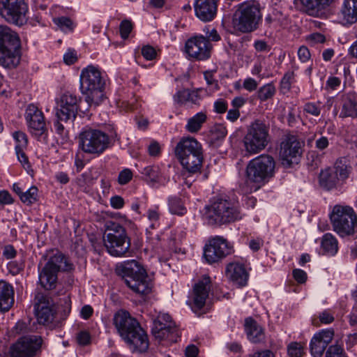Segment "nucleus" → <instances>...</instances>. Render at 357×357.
<instances>
[{
  "mask_svg": "<svg viewBox=\"0 0 357 357\" xmlns=\"http://www.w3.org/2000/svg\"><path fill=\"white\" fill-rule=\"evenodd\" d=\"M114 324L121 337L132 347L140 352L149 347L147 335L139 322L125 310L118 311L114 317Z\"/></svg>",
  "mask_w": 357,
  "mask_h": 357,
  "instance_id": "1",
  "label": "nucleus"
},
{
  "mask_svg": "<svg viewBox=\"0 0 357 357\" xmlns=\"http://www.w3.org/2000/svg\"><path fill=\"white\" fill-rule=\"evenodd\" d=\"M204 218L211 225H221L241 220L243 213L238 202L226 197H213L204 206Z\"/></svg>",
  "mask_w": 357,
  "mask_h": 357,
  "instance_id": "2",
  "label": "nucleus"
},
{
  "mask_svg": "<svg viewBox=\"0 0 357 357\" xmlns=\"http://www.w3.org/2000/svg\"><path fill=\"white\" fill-rule=\"evenodd\" d=\"M125 284L135 293L140 296L149 294L153 288V282L146 270L135 260L126 261L116 268Z\"/></svg>",
  "mask_w": 357,
  "mask_h": 357,
  "instance_id": "3",
  "label": "nucleus"
},
{
  "mask_svg": "<svg viewBox=\"0 0 357 357\" xmlns=\"http://www.w3.org/2000/svg\"><path fill=\"white\" fill-rule=\"evenodd\" d=\"M174 153L187 172L195 174L200 172L204 160L203 149L195 138H181L174 148Z\"/></svg>",
  "mask_w": 357,
  "mask_h": 357,
  "instance_id": "4",
  "label": "nucleus"
},
{
  "mask_svg": "<svg viewBox=\"0 0 357 357\" xmlns=\"http://www.w3.org/2000/svg\"><path fill=\"white\" fill-rule=\"evenodd\" d=\"M105 82L100 70L88 66L80 74V90L89 107H97L105 98Z\"/></svg>",
  "mask_w": 357,
  "mask_h": 357,
  "instance_id": "5",
  "label": "nucleus"
},
{
  "mask_svg": "<svg viewBox=\"0 0 357 357\" xmlns=\"http://www.w3.org/2000/svg\"><path fill=\"white\" fill-rule=\"evenodd\" d=\"M275 170V162L270 155L262 154L251 160L245 171L246 183L253 184L250 190L254 188L255 191L268 182L273 177Z\"/></svg>",
  "mask_w": 357,
  "mask_h": 357,
  "instance_id": "6",
  "label": "nucleus"
},
{
  "mask_svg": "<svg viewBox=\"0 0 357 357\" xmlns=\"http://www.w3.org/2000/svg\"><path fill=\"white\" fill-rule=\"evenodd\" d=\"M105 228L103 241L108 253L113 257H127L130 251V239L126 229L120 223L114 221L107 222Z\"/></svg>",
  "mask_w": 357,
  "mask_h": 357,
  "instance_id": "7",
  "label": "nucleus"
},
{
  "mask_svg": "<svg viewBox=\"0 0 357 357\" xmlns=\"http://www.w3.org/2000/svg\"><path fill=\"white\" fill-rule=\"evenodd\" d=\"M333 230L340 237L353 236L357 232V214L347 205L336 204L329 213Z\"/></svg>",
  "mask_w": 357,
  "mask_h": 357,
  "instance_id": "8",
  "label": "nucleus"
},
{
  "mask_svg": "<svg viewBox=\"0 0 357 357\" xmlns=\"http://www.w3.org/2000/svg\"><path fill=\"white\" fill-rule=\"evenodd\" d=\"M78 144L84 153L98 157L112 146V140L106 132L85 127L79 133Z\"/></svg>",
  "mask_w": 357,
  "mask_h": 357,
  "instance_id": "9",
  "label": "nucleus"
},
{
  "mask_svg": "<svg viewBox=\"0 0 357 357\" xmlns=\"http://www.w3.org/2000/svg\"><path fill=\"white\" fill-rule=\"evenodd\" d=\"M261 17L260 4L258 2L245 1L238 5L232 23L236 30L248 33L257 29Z\"/></svg>",
  "mask_w": 357,
  "mask_h": 357,
  "instance_id": "10",
  "label": "nucleus"
},
{
  "mask_svg": "<svg viewBox=\"0 0 357 357\" xmlns=\"http://www.w3.org/2000/svg\"><path fill=\"white\" fill-rule=\"evenodd\" d=\"M73 269V264L61 252H56L51 257L44 267L39 271V282L45 289H52L56 287L58 273Z\"/></svg>",
  "mask_w": 357,
  "mask_h": 357,
  "instance_id": "11",
  "label": "nucleus"
},
{
  "mask_svg": "<svg viewBox=\"0 0 357 357\" xmlns=\"http://www.w3.org/2000/svg\"><path fill=\"white\" fill-rule=\"evenodd\" d=\"M269 142V126L259 120L250 124L243 138L245 150L250 154L261 152L265 149Z\"/></svg>",
  "mask_w": 357,
  "mask_h": 357,
  "instance_id": "12",
  "label": "nucleus"
},
{
  "mask_svg": "<svg viewBox=\"0 0 357 357\" xmlns=\"http://www.w3.org/2000/svg\"><path fill=\"white\" fill-rule=\"evenodd\" d=\"M303 142L294 135H286L282 139L280 146L279 156L281 165L285 167H291L298 164L302 155Z\"/></svg>",
  "mask_w": 357,
  "mask_h": 357,
  "instance_id": "13",
  "label": "nucleus"
},
{
  "mask_svg": "<svg viewBox=\"0 0 357 357\" xmlns=\"http://www.w3.org/2000/svg\"><path fill=\"white\" fill-rule=\"evenodd\" d=\"M28 6L24 0H0V15L17 26L26 23Z\"/></svg>",
  "mask_w": 357,
  "mask_h": 357,
  "instance_id": "14",
  "label": "nucleus"
},
{
  "mask_svg": "<svg viewBox=\"0 0 357 357\" xmlns=\"http://www.w3.org/2000/svg\"><path fill=\"white\" fill-rule=\"evenodd\" d=\"M233 252V246L222 236H215L205 245L204 257L208 264L218 262Z\"/></svg>",
  "mask_w": 357,
  "mask_h": 357,
  "instance_id": "15",
  "label": "nucleus"
},
{
  "mask_svg": "<svg viewBox=\"0 0 357 357\" xmlns=\"http://www.w3.org/2000/svg\"><path fill=\"white\" fill-rule=\"evenodd\" d=\"M152 334L159 341L167 340L170 342L176 341L177 330L175 324L172 321L169 314L160 313L153 321Z\"/></svg>",
  "mask_w": 357,
  "mask_h": 357,
  "instance_id": "16",
  "label": "nucleus"
},
{
  "mask_svg": "<svg viewBox=\"0 0 357 357\" xmlns=\"http://www.w3.org/2000/svg\"><path fill=\"white\" fill-rule=\"evenodd\" d=\"M212 45L206 37L197 35L190 38L185 44V51L188 56L197 61H204L211 56Z\"/></svg>",
  "mask_w": 357,
  "mask_h": 357,
  "instance_id": "17",
  "label": "nucleus"
},
{
  "mask_svg": "<svg viewBox=\"0 0 357 357\" xmlns=\"http://www.w3.org/2000/svg\"><path fill=\"white\" fill-rule=\"evenodd\" d=\"M42 342L40 336H24L11 347L10 357H33L40 348Z\"/></svg>",
  "mask_w": 357,
  "mask_h": 357,
  "instance_id": "18",
  "label": "nucleus"
},
{
  "mask_svg": "<svg viewBox=\"0 0 357 357\" xmlns=\"http://www.w3.org/2000/svg\"><path fill=\"white\" fill-rule=\"evenodd\" d=\"M79 99L73 93H64L58 102L56 116L61 121H73L77 116Z\"/></svg>",
  "mask_w": 357,
  "mask_h": 357,
  "instance_id": "19",
  "label": "nucleus"
},
{
  "mask_svg": "<svg viewBox=\"0 0 357 357\" xmlns=\"http://www.w3.org/2000/svg\"><path fill=\"white\" fill-rule=\"evenodd\" d=\"M30 132L38 138L46 135L47 127L43 112L34 105H29L25 112Z\"/></svg>",
  "mask_w": 357,
  "mask_h": 357,
  "instance_id": "20",
  "label": "nucleus"
},
{
  "mask_svg": "<svg viewBox=\"0 0 357 357\" xmlns=\"http://www.w3.org/2000/svg\"><path fill=\"white\" fill-rule=\"evenodd\" d=\"M35 301L34 310L38 323L43 325L51 324L54 318L52 301L40 293L37 294Z\"/></svg>",
  "mask_w": 357,
  "mask_h": 357,
  "instance_id": "21",
  "label": "nucleus"
},
{
  "mask_svg": "<svg viewBox=\"0 0 357 357\" xmlns=\"http://www.w3.org/2000/svg\"><path fill=\"white\" fill-rule=\"evenodd\" d=\"M334 336L332 329L321 330L315 333L312 337L310 347L313 357H321L328 345L331 343Z\"/></svg>",
  "mask_w": 357,
  "mask_h": 357,
  "instance_id": "22",
  "label": "nucleus"
},
{
  "mask_svg": "<svg viewBox=\"0 0 357 357\" xmlns=\"http://www.w3.org/2000/svg\"><path fill=\"white\" fill-rule=\"evenodd\" d=\"M227 278L238 287H244L248 284L249 273L244 264L232 261L229 263L225 269Z\"/></svg>",
  "mask_w": 357,
  "mask_h": 357,
  "instance_id": "23",
  "label": "nucleus"
},
{
  "mask_svg": "<svg viewBox=\"0 0 357 357\" xmlns=\"http://www.w3.org/2000/svg\"><path fill=\"white\" fill-rule=\"evenodd\" d=\"M210 278L204 276L203 279L195 284L192 293V310H201L205 305L210 290Z\"/></svg>",
  "mask_w": 357,
  "mask_h": 357,
  "instance_id": "24",
  "label": "nucleus"
},
{
  "mask_svg": "<svg viewBox=\"0 0 357 357\" xmlns=\"http://www.w3.org/2000/svg\"><path fill=\"white\" fill-rule=\"evenodd\" d=\"M218 0H195L194 7L196 16L203 22L211 21L217 13Z\"/></svg>",
  "mask_w": 357,
  "mask_h": 357,
  "instance_id": "25",
  "label": "nucleus"
},
{
  "mask_svg": "<svg viewBox=\"0 0 357 357\" xmlns=\"http://www.w3.org/2000/svg\"><path fill=\"white\" fill-rule=\"evenodd\" d=\"M160 215L161 213L158 206L149 208L144 215L150 222L149 227L146 228L147 238L153 244L154 246L158 245L160 238L158 234H153L152 231L160 227Z\"/></svg>",
  "mask_w": 357,
  "mask_h": 357,
  "instance_id": "26",
  "label": "nucleus"
},
{
  "mask_svg": "<svg viewBox=\"0 0 357 357\" xmlns=\"http://www.w3.org/2000/svg\"><path fill=\"white\" fill-rule=\"evenodd\" d=\"M20 45L0 48V65L4 68H15L20 60Z\"/></svg>",
  "mask_w": 357,
  "mask_h": 357,
  "instance_id": "27",
  "label": "nucleus"
},
{
  "mask_svg": "<svg viewBox=\"0 0 357 357\" xmlns=\"http://www.w3.org/2000/svg\"><path fill=\"white\" fill-rule=\"evenodd\" d=\"M244 330L247 338L252 343H259L265 340L263 327L252 317L245 319Z\"/></svg>",
  "mask_w": 357,
  "mask_h": 357,
  "instance_id": "28",
  "label": "nucleus"
},
{
  "mask_svg": "<svg viewBox=\"0 0 357 357\" xmlns=\"http://www.w3.org/2000/svg\"><path fill=\"white\" fill-rule=\"evenodd\" d=\"M334 0H300L307 14L319 17Z\"/></svg>",
  "mask_w": 357,
  "mask_h": 357,
  "instance_id": "29",
  "label": "nucleus"
},
{
  "mask_svg": "<svg viewBox=\"0 0 357 357\" xmlns=\"http://www.w3.org/2000/svg\"><path fill=\"white\" fill-rule=\"evenodd\" d=\"M14 303V290L11 284L0 280V310L7 312Z\"/></svg>",
  "mask_w": 357,
  "mask_h": 357,
  "instance_id": "30",
  "label": "nucleus"
},
{
  "mask_svg": "<svg viewBox=\"0 0 357 357\" xmlns=\"http://www.w3.org/2000/svg\"><path fill=\"white\" fill-rule=\"evenodd\" d=\"M341 16L344 24L357 22V0H345L341 9Z\"/></svg>",
  "mask_w": 357,
  "mask_h": 357,
  "instance_id": "31",
  "label": "nucleus"
},
{
  "mask_svg": "<svg viewBox=\"0 0 357 357\" xmlns=\"http://www.w3.org/2000/svg\"><path fill=\"white\" fill-rule=\"evenodd\" d=\"M174 100L176 102L181 105H185L188 103L198 105L201 100V96L198 89L192 91L189 89H183L178 91L174 96Z\"/></svg>",
  "mask_w": 357,
  "mask_h": 357,
  "instance_id": "32",
  "label": "nucleus"
},
{
  "mask_svg": "<svg viewBox=\"0 0 357 357\" xmlns=\"http://www.w3.org/2000/svg\"><path fill=\"white\" fill-rule=\"evenodd\" d=\"M13 45H20L18 35L8 26L0 25V48Z\"/></svg>",
  "mask_w": 357,
  "mask_h": 357,
  "instance_id": "33",
  "label": "nucleus"
},
{
  "mask_svg": "<svg viewBox=\"0 0 357 357\" xmlns=\"http://www.w3.org/2000/svg\"><path fill=\"white\" fill-rule=\"evenodd\" d=\"M340 117H357V100L354 96H347L343 98Z\"/></svg>",
  "mask_w": 357,
  "mask_h": 357,
  "instance_id": "34",
  "label": "nucleus"
},
{
  "mask_svg": "<svg viewBox=\"0 0 357 357\" xmlns=\"http://www.w3.org/2000/svg\"><path fill=\"white\" fill-rule=\"evenodd\" d=\"M141 174L144 179L149 184L154 185L156 183H164L165 180L160 174V168L157 166H148L144 167Z\"/></svg>",
  "mask_w": 357,
  "mask_h": 357,
  "instance_id": "35",
  "label": "nucleus"
},
{
  "mask_svg": "<svg viewBox=\"0 0 357 357\" xmlns=\"http://www.w3.org/2000/svg\"><path fill=\"white\" fill-rule=\"evenodd\" d=\"M338 181V176L335 174V172H334L332 168H328L322 170L320 173V185L327 190L333 188L337 183Z\"/></svg>",
  "mask_w": 357,
  "mask_h": 357,
  "instance_id": "36",
  "label": "nucleus"
},
{
  "mask_svg": "<svg viewBox=\"0 0 357 357\" xmlns=\"http://www.w3.org/2000/svg\"><path fill=\"white\" fill-rule=\"evenodd\" d=\"M321 248L329 255H334L338 250V243L336 238L331 234H325L322 237Z\"/></svg>",
  "mask_w": 357,
  "mask_h": 357,
  "instance_id": "37",
  "label": "nucleus"
},
{
  "mask_svg": "<svg viewBox=\"0 0 357 357\" xmlns=\"http://www.w3.org/2000/svg\"><path fill=\"white\" fill-rule=\"evenodd\" d=\"M206 120V114L203 112H199L188 119L185 125V129L191 133L197 132L201 129Z\"/></svg>",
  "mask_w": 357,
  "mask_h": 357,
  "instance_id": "38",
  "label": "nucleus"
},
{
  "mask_svg": "<svg viewBox=\"0 0 357 357\" xmlns=\"http://www.w3.org/2000/svg\"><path fill=\"white\" fill-rule=\"evenodd\" d=\"M296 74L294 71H287L284 73L280 82V90L285 94L291 91V86L296 83Z\"/></svg>",
  "mask_w": 357,
  "mask_h": 357,
  "instance_id": "39",
  "label": "nucleus"
},
{
  "mask_svg": "<svg viewBox=\"0 0 357 357\" xmlns=\"http://www.w3.org/2000/svg\"><path fill=\"white\" fill-rule=\"evenodd\" d=\"M276 89L272 83H268L261 86L257 92L258 99L261 102L271 99L275 94Z\"/></svg>",
  "mask_w": 357,
  "mask_h": 357,
  "instance_id": "40",
  "label": "nucleus"
},
{
  "mask_svg": "<svg viewBox=\"0 0 357 357\" xmlns=\"http://www.w3.org/2000/svg\"><path fill=\"white\" fill-rule=\"evenodd\" d=\"M332 169L335 172V174L338 176L339 180L347 178L350 172L349 167H348L342 159L337 160Z\"/></svg>",
  "mask_w": 357,
  "mask_h": 357,
  "instance_id": "41",
  "label": "nucleus"
},
{
  "mask_svg": "<svg viewBox=\"0 0 357 357\" xmlns=\"http://www.w3.org/2000/svg\"><path fill=\"white\" fill-rule=\"evenodd\" d=\"M169 208L170 212L173 214L181 215L186 213V208L181 200L176 197L169 199Z\"/></svg>",
  "mask_w": 357,
  "mask_h": 357,
  "instance_id": "42",
  "label": "nucleus"
},
{
  "mask_svg": "<svg viewBox=\"0 0 357 357\" xmlns=\"http://www.w3.org/2000/svg\"><path fill=\"white\" fill-rule=\"evenodd\" d=\"M38 189L35 186H31L21 195V201L27 205L32 204L37 200Z\"/></svg>",
  "mask_w": 357,
  "mask_h": 357,
  "instance_id": "43",
  "label": "nucleus"
},
{
  "mask_svg": "<svg viewBox=\"0 0 357 357\" xmlns=\"http://www.w3.org/2000/svg\"><path fill=\"white\" fill-rule=\"evenodd\" d=\"M13 137L15 141V150L25 149L28 145L26 135L22 131H15L13 133Z\"/></svg>",
  "mask_w": 357,
  "mask_h": 357,
  "instance_id": "44",
  "label": "nucleus"
},
{
  "mask_svg": "<svg viewBox=\"0 0 357 357\" xmlns=\"http://www.w3.org/2000/svg\"><path fill=\"white\" fill-rule=\"evenodd\" d=\"M54 24L63 32L73 31L74 25L71 20L66 17H61L53 20Z\"/></svg>",
  "mask_w": 357,
  "mask_h": 357,
  "instance_id": "45",
  "label": "nucleus"
},
{
  "mask_svg": "<svg viewBox=\"0 0 357 357\" xmlns=\"http://www.w3.org/2000/svg\"><path fill=\"white\" fill-rule=\"evenodd\" d=\"M117 104L119 107L126 112L134 110L140 105L134 95H132V96L128 100H119Z\"/></svg>",
  "mask_w": 357,
  "mask_h": 357,
  "instance_id": "46",
  "label": "nucleus"
},
{
  "mask_svg": "<svg viewBox=\"0 0 357 357\" xmlns=\"http://www.w3.org/2000/svg\"><path fill=\"white\" fill-rule=\"evenodd\" d=\"M303 349L301 342H292L287 346V354L289 357H301L304 353Z\"/></svg>",
  "mask_w": 357,
  "mask_h": 357,
  "instance_id": "47",
  "label": "nucleus"
},
{
  "mask_svg": "<svg viewBox=\"0 0 357 357\" xmlns=\"http://www.w3.org/2000/svg\"><path fill=\"white\" fill-rule=\"evenodd\" d=\"M227 134L225 126L222 124L215 125L211 130V139L213 141H218L224 139Z\"/></svg>",
  "mask_w": 357,
  "mask_h": 357,
  "instance_id": "48",
  "label": "nucleus"
},
{
  "mask_svg": "<svg viewBox=\"0 0 357 357\" xmlns=\"http://www.w3.org/2000/svg\"><path fill=\"white\" fill-rule=\"evenodd\" d=\"M274 26H284L288 24V17L281 10H274L273 11Z\"/></svg>",
  "mask_w": 357,
  "mask_h": 357,
  "instance_id": "49",
  "label": "nucleus"
},
{
  "mask_svg": "<svg viewBox=\"0 0 357 357\" xmlns=\"http://www.w3.org/2000/svg\"><path fill=\"white\" fill-rule=\"evenodd\" d=\"M305 113L314 116H319L321 114V107L316 102H307L303 107Z\"/></svg>",
  "mask_w": 357,
  "mask_h": 357,
  "instance_id": "50",
  "label": "nucleus"
},
{
  "mask_svg": "<svg viewBox=\"0 0 357 357\" xmlns=\"http://www.w3.org/2000/svg\"><path fill=\"white\" fill-rule=\"evenodd\" d=\"M326 357H346V355L340 345L335 344L329 347Z\"/></svg>",
  "mask_w": 357,
  "mask_h": 357,
  "instance_id": "51",
  "label": "nucleus"
},
{
  "mask_svg": "<svg viewBox=\"0 0 357 357\" xmlns=\"http://www.w3.org/2000/svg\"><path fill=\"white\" fill-rule=\"evenodd\" d=\"M119 29L121 38L126 39L132 29V24L130 21L125 20L121 22Z\"/></svg>",
  "mask_w": 357,
  "mask_h": 357,
  "instance_id": "52",
  "label": "nucleus"
},
{
  "mask_svg": "<svg viewBox=\"0 0 357 357\" xmlns=\"http://www.w3.org/2000/svg\"><path fill=\"white\" fill-rule=\"evenodd\" d=\"M141 52L144 58L148 61L153 60L157 56L156 50L151 45L143 46Z\"/></svg>",
  "mask_w": 357,
  "mask_h": 357,
  "instance_id": "53",
  "label": "nucleus"
},
{
  "mask_svg": "<svg viewBox=\"0 0 357 357\" xmlns=\"http://www.w3.org/2000/svg\"><path fill=\"white\" fill-rule=\"evenodd\" d=\"M132 178V173L129 169L122 170L118 177V182L121 185L127 184Z\"/></svg>",
  "mask_w": 357,
  "mask_h": 357,
  "instance_id": "54",
  "label": "nucleus"
},
{
  "mask_svg": "<svg viewBox=\"0 0 357 357\" xmlns=\"http://www.w3.org/2000/svg\"><path fill=\"white\" fill-rule=\"evenodd\" d=\"M298 117L297 109L296 106L291 105L288 108L287 112V122L290 126L294 125L296 122L297 118Z\"/></svg>",
  "mask_w": 357,
  "mask_h": 357,
  "instance_id": "55",
  "label": "nucleus"
},
{
  "mask_svg": "<svg viewBox=\"0 0 357 357\" xmlns=\"http://www.w3.org/2000/svg\"><path fill=\"white\" fill-rule=\"evenodd\" d=\"M8 268L13 275H17L23 270L24 264L17 261H12L8 264Z\"/></svg>",
  "mask_w": 357,
  "mask_h": 357,
  "instance_id": "56",
  "label": "nucleus"
},
{
  "mask_svg": "<svg viewBox=\"0 0 357 357\" xmlns=\"http://www.w3.org/2000/svg\"><path fill=\"white\" fill-rule=\"evenodd\" d=\"M257 82L252 77H248L245 79L243 83V89L250 92L255 91L257 88Z\"/></svg>",
  "mask_w": 357,
  "mask_h": 357,
  "instance_id": "57",
  "label": "nucleus"
},
{
  "mask_svg": "<svg viewBox=\"0 0 357 357\" xmlns=\"http://www.w3.org/2000/svg\"><path fill=\"white\" fill-rule=\"evenodd\" d=\"M77 59V52L73 50H68L63 55V61L67 65L74 63Z\"/></svg>",
  "mask_w": 357,
  "mask_h": 357,
  "instance_id": "58",
  "label": "nucleus"
},
{
  "mask_svg": "<svg viewBox=\"0 0 357 357\" xmlns=\"http://www.w3.org/2000/svg\"><path fill=\"white\" fill-rule=\"evenodd\" d=\"M14 202L11 195L7 190L0 191V204L8 205Z\"/></svg>",
  "mask_w": 357,
  "mask_h": 357,
  "instance_id": "59",
  "label": "nucleus"
},
{
  "mask_svg": "<svg viewBox=\"0 0 357 357\" xmlns=\"http://www.w3.org/2000/svg\"><path fill=\"white\" fill-rule=\"evenodd\" d=\"M320 321L324 324H329L334 321V316L328 310H324L319 315Z\"/></svg>",
  "mask_w": 357,
  "mask_h": 357,
  "instance_id": "60",
  "label": "nucleus"
},
{
  "mask_svg": "<svg viewBox=\"0 0 357 357\" xmlns=\"http://www.w3.org/2000/svg\"><path fill=\"white\" fill-rule=\"evenodd\" d=\"M124 199L121 196L115 195L110 198V204L112 207L115 209L122 208L124 206Z\"/></svg>",
  "mask_w": 357,
  "mask_h": 357,
  "instance_id": "61",
  "label": "nucleus"
},
{
  "mask_svg": "<svg viewBox=\"0 0 357 357\" xmlns=\"http://www.w3.org/2000/svg\"><path fill=\"white\" fill-rule=\"evenodd\" d=\"M293 276L294 278L296 280V282L301 284L305 282L307 280L306 273L301 269H294L293 271Z\"/></svg>",
  "mask_w": 357,
  "mask_h": 357,
  "instance_id": "62",
  "label": "nucleus"
},
{
  "mask_svg": "<svg viewBox=\"0 0 357 357\" xmlns=\"http://www.w3.org/2000/svg\"><path fill=\"white\" fill-rule=\"evenodd\" d=\"M215 112L218 114L225 113L227 109V103L222 99H219L214 102Z\"/></svg>",
  "mask_w": 357,
  "mask_h": 357,
  "instance_id": "63",
  "label": "nucleus"
},
{
  "mask_svg": "<svg viewBox=\"0 0 357 357\" xmlns=\"http://www.w3.org/2000/svg\"><path fill=\"white\" fill-rule=\"evenodd\" d=\"M307 40L312 44L324 43L326 41V38L321 33H314L310 34L307 37Z\"/></svg>",
  "mask_w": 357,
  "mask_h": 357,
  "instance_id": "64",
  "label": "nucleus"
}]
</instances>
